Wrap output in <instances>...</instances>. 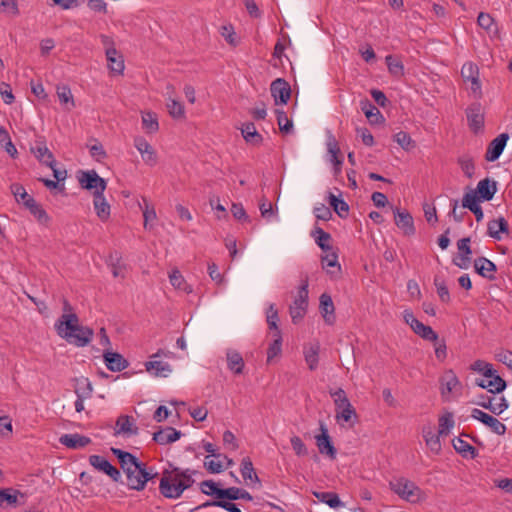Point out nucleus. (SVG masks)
Here are the masks:
<instances>
[{"mask_svg": "<svg viewBox=\"0 0 512 512\" xmlns=\"http://www.w3.org/2000/svg\"><path fill=\"white\" fill-rule=\"evenodd\" d=\"M55 327L61 338L77 347L86 346L93 337L92 329L79 325V319L75 313L62 314Z\"/></svg>", "mask_w": 512, "mask_h": 512, "instance_id": "nucleus-1", "label": "nucleus"}, {"mask_svg": "<svg viewBox=\"0 0 512 512\" xmlns=\"http://www.w3.org/2000/svg\"><path fill=\"white\" fill-rule=\"evenodd\" d=\"M193 483L192 473L189 470L182 471L179 468H173L171 471L165 470L163 472L159 490L164 497L177 499Z\"/></svg>", "mask_w": 512, "mask_h": 512, "instance_id": "nucleus-2", "label": "nucleus"}, {"mask_svg": "<svg viewBox=\"0 0 512 512\" xmlns=\"http://www.w3.org/2000/svg\"><path fill=\"white\" fill-rule=\"evenodd\" d=\"M331 235L322 230V270H326V273L332 280H336L341 277L342 270L341 265L338 261V248L330 244Z\"/></svg>", "mask_w": 512, "mask_h": 512, "instance_id": "nucleus-3", "label": "nucleus"}, {"mask_svg": "<svg viewBox=\"0 0 512 512\" xmlns=\"http://www.w3.org/2000/svg\"><path fill=\"white\" fill-rule=\"evenodd\" d=\"M389 486L395 494L405 501L416 503L424 498L422 489L407 478L400 477L395 481H391Z\"/></svg>", "mask_w": 512, "mask_h": 512, "instance_id": "nucleus-4", "label": "nucleus"}, {"mask_svg": "<svg viewBox=\"0 0 512 512\" xmlns=\"http://www.w3.org/2000/svg\"><path fill=\"white\" fill-rule=\"evenodd\" d=\"M127 477V486L130 489L141 491L145 488L146 483L157 476L146 468V464L139 465L138 468L132 469L125 473Z\"/></svg>", "mask_w": 512, "mask_h": 512, "instance_id": "nucleus-5", "label": "nucleus"}, {"mask_svg": "<svg viewBox=\"0 0 512 512\" xmlns=\"http://www.w3.org/2000/svg\"><path fill=\"white\" fill-rule=\"evenodd\" d=\"M78 181L83 189L93 190V195L103 194L107 187L106 180L100 177L95 170L80 171Z\"/></svg>", "mask_w": 512, "mask_h": 512, "instance_id": "nucleus-6", "label": "nucleus"}, {"mask_svg": "<svg viewBox=\"0 0 512 512\" xmlns=\"http://www.w3.org/2000/svg\"><path fill=\"white\" fill-rule=\"evenodd\" d=\"M308 283L304 281L302 285L299 287L297 294L294 298L292 305H290V315L292 321L297 323L300 321L304 315L306 314L307 306H308Z\"/></svg>", "mask_w": 512, "mask_h": 512, "instance_id": "nucleus-7", "label": "nucleus"}, {"mask_svg": "<svg viewBox=\"0 0 512 512\" xmlns=\"http://www.w3.org/2000/svg\"><path fill=\"white\" fill-rule=\"evenodd\" d=\"M89 463L98 471H101L108 475L114 482L121 481L120 471L113 466L108 460L100 455H91L89 457Z\"/></svg>", "mask_w": 512, "mask_h": 512, "instance_id": "nucleus-8", "label": "nucleus"}, {"mask_svg": "<svg viewBox=\"0 0 512 512\" xmlns=\"http://www.w3.org/2000/svg\"><path fill=\"white\" fill-rule=\"evenodd\" d=\"M439 381L441 395L445 400H448L453 392L461 389V383L453 370H446Z\"/></svg>", "mask_w": 512, "mask_h": 512, "instance_id": "nucleus-9", "label": "nucleus"}, {"mask_svg": "<svg viewBox=\"0 0 512 512\" xmlns=\"http://www.w3.org/2000/svg\"><path fill=\"white\" fill-rule=\"evenodd\" d=\"M271 94L274 98L275 104H286L291 96V88L287 81L282 78H277L271 83Z\"/></svg>", "mask_w": 512, "mask_h": 512, "instance_id": "nucleus-10", "label": "nucleus"}, {"mask_svg": "<svg viewBox=\"0 0 512 512\" xmlns=\"http://www.w3.org/2000/svg\"><path fill=\"white\" fill-rule=\"evenodd\" d=\"M471 416L489 427L497 435H504L506 432V426L502 422L480 409H473Z\"/></svg>", "mask_w": 512, "mask_h": 512, "instance_id": "nucleus-11", "label": "nucleus"}, {"mask_svg": "<svg viewBox=\"0 0 512 512\" xmlns=\"http://www.w3.org/2000/svg\"><path fill=\"white\" fill-rule=\"evenodd\" d=\"M508 139L509 136L507 133H502L498 135L495 139H493L488 145L485 154V159L489 162L496 161L502 154Z\"/></svg>", "mask_w": 512, "mask_h": 512, "instance_id": "nucleus-12", "label": "nucleus"}, {"mask_svg": "<svg viewBox=\"0 0 512 512\" xmlns=\"http://www.w3.org/2000/svg\"><path fill=\"white\" fill-rule=\"evenodd\" d=\"M31 153L38 159L39 162L47 166L55 164V159L52 152L46 146L43 138H38L35 145L30 148Z\"/></svg>", "mask_w": 512, "mask_h": 512, "instance_id": "nucleus-13", "label": "nucleus"}, {"mask_svg": "<svg viewBox=\"0 0 512 512\" xmlns=\"http://www.w3.org/2000/svg\"><path fill=\"white\" fill-rule=\"evenodd\" d=\"M477 404L496 415H500L508 408V402L503 396H481V400Z\"/></svg>", "mask_w": 512, "mask_h": 512, "instance_id": "nucleus-14", "label": "nucleus"}, {"mask_svg": "<svg viewBox=\"0 0 512 512\" xmlns=\"http://www.w3.org/2000/svg\"><path fill=\"white\" fill-rule=\"evenodd\" d=\"M134 146L141 154L142 159L146 164L154 166L157 163L155 150L143 137L135 138Z\"/></svg>", "mask_w": 512, "mask_h": 512, "instance_id": "nucleus-15", "label": "nucleus"}, {"mask_svg": "<svg viewBox=\"0 0 512 512\" xmlns=\"http://www.w3.org/2000/svg\"><path fill=\"white\" fill-rule=\"evenodd\" d=\"M111 452L119 460L124 473L132 469H136L139 467V465L143 464V462L139 461L133 454L123 451L119 448H111Z\"/></svg>", "mask_w": 512, "mask_h": 512, "instance_id": "nucleus-16", "label": "nucleus"}, {"mask_svg": "<svg viewBox=\"0 0 512 512\" xmlns=\"http://www.w3.org/2000/svg\"><path fill=\"white\" fill-rule=\"evenodd\" d=\"M338 194L333 192H329L327 196V201L329 206L334 210V212L342 219L348 217L349 214V205L342 198V193L338 191Z\"/></svg>", "mask_w": 512, "mask_h": 512, "instance_id": "nucleus-17", "label": "nucleus"}, {"mask_svg": "<svg viewBox=\"0 0 512 512\" xmlns=\"http://www.w3.org/2000/svg\"><path fill=\"white\" fill-rule=\"evenodd\" d=\"M476 385L483 389H487L493 394L502 392L507 386L505 380L497 375L496 372L492 377L476 379Z\"/></svg>", "mask_w": 512, "mask_h": 512, "instance_id": "nucleus-18", "label": "nucleus"}, {"mask_svg": "<svg viewBox=\"0 0 512 512\" xmlns=\"http://www.w3.org/2000/svg\"><path fill=\"white\" fill-rule=\"evenodd\" d=\"M466 114L471 130L474 132L481 130L484 125V115L482 113L481 105L478 103L471 105L467 109Z\"/></svg>", "mask_w": 512, "mask_h": 512, "instance_id": "nucleus-19", "label": "nucleus"}, {"mask_svg": "<svg viewBox=\"0 0 512 512\" xmlns=\"http://www.w3.org/2000/svg\"><path fill=\"white\" fill-rule=\"evenodd\" d=\"M105 364L110 371L120 372L128 366L127 360L119 353L104 351Z\"/></svg>", "mask_w": 512, "mask_h": 512, "instance_id": "nucleus-20", "label": "nucleus"}, {"mask_svg": "<svg viewBox=\"0 0 512 512\" xmlns=\"http://www.w3.org/2000/svg\"><path fill=\"white\" fill-rule=\"evenodd\" d=\"M59 442L67 448L80 449L90 444L91 439L77 433L64 434L59 438Z\"/></svg>", "mask_w": 512, "mask_h": 512, "instance_id": "nucleus-21", "label": "nucleus"}, {"mask_svg": "<svg viewBox=\"0 0 512 512\" xmlns=\"http://www.w3.org/2000/svg\"><path fill=\"white\" fill-rule=\"evenodd\" d=\"M108 68L115 74H122L124 71V60L122 55L114 47L106 48Z\"/></svg>", "mask_w": 512, "mask_h": 512, "instance_id": "nucleus-22", "label": "nucleus"}, {"mask_svg": "<svg viewBox=\"0 0 512 512\" xmlns=\"http://www.w3.org/2000/svg\"><path fill=\"white\" fill-rule=\"evenodd\" d=\"M395 224L407 236L415 233L413 218L408 212H401L397 209L395 211Z\"/></svg>", "mask_w": 512, "mask_h": 512, "instance_id": "nucleus-23", "label": "nucleus"}, {"mask_svg": "<svg viewBox=\"0 0 512 512\" xmlns=\"http://www.w3.org/2000/svg\"><path fill=\"white\" fill-rule=\"evenodd\" d=\"M320 344L318 341L311 342L304 346L303 353L309 369L315 370L319 363Z\"/></svg>", "mask_w": 512, "mask_h": 512, "instance_id": "nucleus-24", "label": "nucleus"}, {"mask_svg": "<svg viewBox=\"0 0 512 512\" xmlns=\"http://www.w3.org/2000/svg\"><path fill=\"white\" fill-rule=\"evenodd\" d=\"M180 437L181 432L173 427H166L160 429L159 431L153 434V440L160 445L173 443L180 439Z\"/></svg>", "mask_w": 512, "mask_h": 512, "instance_id": "nucleus-25", "label": "nucleus"}, {"mask_svg": "<svg viewBox=\"0 0 512 512\" xmlns=\"http://www.w3.org/2000/svg\"><path fill=\"white\" fill-rule=\"evenodd\" d=\"M93 206L98 218L101 221L105 222L109 219L111 207L107 202L104 193L93 195Z\"/></svg>", "mask_w": 512, "mask_h": 512, "instance_id": "nucleus-26", "label": "nucleus"}, {"mask_svg": "<svg viewBox=\"0 0 512 512\" xmlns=\"http://www.w3.org/2000/svg\"><path fill=\"white\" fill-rule=\"evenodd\" d=\"M240 472L246 485L250 486L260 483V480L253 467V463L249 457L242 459Z\"/></svg>", "mask_w": 512, "mask_h": 512, "instance_id": "nucleus-27", "label": "nucleus"}, {"mask_svg": "<svg viewBox=\"0 0 512 512\" xmlns=\"http://www.w3.org/2000/svg\"><path fill=\"white\" fill-rule=\"evenodd\" d=\"M226 360L228 369L234 374H242L245 366L243 357L234 349L226 351Z\"/></svg>", "mask_w": 512, "mask_h": 512, "instance_id": "nucleus-28", "label": "nucleus"}, {"mask_svg": "<svg viewBox=\"0 0 512 512\" xmlns=\"http://www.w3.org/2000/svg\"><path fill=\"white\" fill-rule=\"evenodd\" d=\"M146 370L155 377H167L172 372L169 363L152 359L145 364Z\"/></svg>", "mask_w": 512, "mask_h": 512, "instance_id": "nucleus-29", "label": "nucleus"}, {"mask_svg": "<svg viewBox=\"0 0 512 512\" xmlns=\"http://www.w3.org/2000/svg\"><path fill=\"white\" fill-rule=\"evenodd\" d=\"M335 418L340 424L350 423L352 426L355 422H357L358 415L354 407L351 405V403H349L344 407L335 410Z\"/></svg>", "mask_w": 512, "mask_h": 512, "instance_id": "nucleus-30", "label": "nucleus"}, {"mask_svg": "<svg viewBox=\"0 0 512 512\" xmlns=\"http://www.w3.org/2000/svg\"><path fill=\"white\" fill-rule=\"evenodd\" d=\"M501 233H508V222L503 217L488 222L487 234L495 240H501Z\"/></svg>", "mask_w": 512, "mask_h": 512, "instance_id": "nucleus-31", "label": "nucleus"}, {"mask_svg": "<svg viewBox=\"0 0 512 512\" xmlns=\"http://www.w3.org/2000/svg\"><path fill=\"white\" fill-rule=\"evenodd\" d=\"M470 238L465 237L457 242V248L460 252V259L464 262L463 264H459L456 259L453 260V263L459 268L466 269L471 259L472 250L470 248Z\"/></svg>", "mask_w": 512, "mask_h": 512, "instance_id": "nucleus-32", "label": "nucleus"}, {"mask_svg": "<svg viewBox=\"0 0 512 512\" xmlns=\"http://www.w3.org/2000/svg\"><path fill=\"white\" fill-rule=\"evenodd\" d=\"M115 434L137 435L138 428L134 425L133 418L127 415L120 416L116 421Z\"/></svg>", "mask_w": 512, "mask_h": 512, "instance_id": "nucleus-33", "label": "nucleus"}, {"mask_svg": "<svg viewBox=\"0 0 512 512\" xmlns=\"http://www.w3.org/2000/svg\"><path fill=\"white\" fill-rule=\"evenodd\" d=\"M439 432H435L432 427H427L423 429V437L426 442L427 447L434 454H438L441 451V442Z\"/></svg>", "mask_w": 512, "mask_h": 512, "instance_id": "nucleus-34", "label": "nucleus"}, {"mask_svg": "<svg viewBox=\"0 0 512 512\" xmlns=\"http://www.w3.org/2000/svg\"><path fill=\"white\" fill-rule=\"evenodd\" d=\"M496 191V182L491 181L489 178H485L477 184V193L479 194L480 199L490 201L494 197Z\"/></svg>", "mask_w": 512, "mask_h": 512, "instance_id": "nucleus-35", "label": "nucleus"}, {"mask_svg": "<svg viewBox=\"0 0 512 512\" xmlns=\"http://www.w3.org/2000/svg\"><path fill=\"white\" fill-rule=\"evenodd\" d=\"M361 109L367 119L372 124H380L384 122V117L377 107H375L369 100L361 101Z\"/></svg>", "mask_w": 512, "mask_h": 512, "instance_id": "nucleus-36", "label": "nucleus"}, {"mask_svg": "<svg viewBox=\"0 0 512 512\" xmlns=\"http://www.w3.org/2000/svg\"><path fill=\"white\" fill-rule=\"evenodd\" d=\"M335 308L330 295L322 293V318L328 325H333L336 321Z\"/></svg>", "mask_w": 512, "mask_h": 512, "instance_id": "nucleus-37", "label": "nucleus"}, {"mask_svg": "<svg viewBox=\"0 0 512 512\" xmlns=\"http://www.w3.org/2000/svg\"><path fill=\"white\" fill-rule=\"evenodd\" d=\"M474 267L478 274L483 277L493 279V272L496 271V265L485 257H479L474 261Z\"/></svg>", "mask_w": 512, "mask_h": 512, "instance_id": "nucleus-38", "label": "nucleus"}, {"mask_svg": "<svg viewBox=\"0 0 512 512\" xmlns=\"http://www.w3.org/2000/svg\"><path fill=\"white\" fill-rule=\"evenodd\" d=\"M241 133L246 142L258 145L262 142V136L257 132L254 123H245L241 128Z\"/></svg>", "mask_w": 512, "mask_h": 512, "instance_id": "nucleus-39", "label": "nucleus"}, {"mask_svg": "<svg viewBox=\"0 0 512 512\" xmlns=\"http://www.w3.org/2000/svg\"><path fill=\"white\" fill-rule=\"evenodd\" d=\"M93 387L88 378L79 377L75 379V394L79 398H91Z\"/></svg>", "mask_w": 512, "mask_h": 512, "instance_id": "nucleus-40", "label": "nucleus"}, {"mask_svg": "<svg viewBox=\"0 0 512 512\" xmlns=\"http://www.w3.org/2000/svg\"><path fill=\"white\" fill-rule=\"evenodd\" d=\"M453 447L465 458L474 459L478 455L475 447L470 445L465 440H462L461 438H456L453 440Z\"/></svg>", "mask_w": 512, "mask_h": 512, "instance_id": "nucleus-41", "label": "nucleus"}, {"mask_svg": "<svg viewBox=\"0 0 512 512\" xmlns=\"http://www.w3.org/2000/svg\"><path fill=\"white\" fill-rule=\"evenodd\" d=\"M478 25L493 36H498V29L494 25V19L488 13L481 12L477 18Z\"/></svg>", "mask_w": 512, "mask_h": 512, "instance_id": "nucleus-42", "label": "nucleus"}, {"mask_svg": "<svg viewBox=\"0 0 512 512\" xmlns=\"http://www.w3.org/2000/svg\"><path fill=\"white\" fill-rule=\"evenodd\" d=\"M221 496H224V499L228 500H238V499H246V500H252V496L247 491L237 488V487H230L224 489V491L220 492Z\"/></svg>", "mask_w": 512, "mask_h": 512, "instance_id": "nucleus-43", "label": "nucleus"}, {"mask_svg": "<svg viewBox=\"0 0 512 512\" xmlns=\"http://www.w3.org/2000/svg\"><path fill=\"white\" fill-rule=\"evenodd\" d=\"M412 330L425 340L433 342H437L438 340L437 333L430 326L424 325L420 321L412 328Z\"/></svg>", "mask_w": 512, "mask_h": 512, "instance_id": "nucleus-44", "label": "nucleus"}, {"mask_svg": "<svg viewBox=\"0 0 512 512\" xmlns=\"http://www.w3.org/2000/svg\"><path fill=\"white\" fill-rule=\"evenodd\" d=\"M142 126L147 133H155L159 129V123L156 114L152 112L142 113Z\"/></svg>", "mask_w": 512, "mask_h": 512, "instance_id": "nucleus-45", "label": "nucleus"}, {"mask_svg": "<svg viewBox=\"0 0 512 512\" xmlns=\"http://www.w3.org/2000/svg\"><path fill=\"white\" fill-rule=\"evenodd\" d=\"M322 453H325L330 459L336 458L337 450L334 447L326 428L322 426Z\"/></svg>", "mask_w": 512, "mask_h": 512, "instance_id": "nucleus-46", "label": "nucleus"}, {"mask_svg": "<svg viewBox=\"0 0 512 512\" xmlns=\"http://www.w3.org/2000/svg\"><path fill=\"white\" fill-rule=\"evenodd\" d=\"M170 283L173 287L179 290H183L187 293L192 292L191 287L186 283L184 277L178 270H173L169 274Z\"/></svg>", "mask_w": 512, "mask_h": 512, "instance_id": "nucleus-47", "label": "nucleus"}, {"mask_svg": "<svg viewBox=\"0 0 512 512\" xmlns=\"http://www.w3.org/2000/svg\"><path fill=\"white\" fill-rule=\"evenodd\" d=\"M143 206L139 203L140 208L143 211L144 217V227L148 228V225L151 221H154L157 218L156 211L154 207L149 203V201L143 197L142 198Z\"/></svg>", "mask_w": 512, "mask_h": 512, "instance_id": "nucleus-48", "label": "nucleus"}, {"mask_svg": "<svg viewBox=\"0 0 512 512\" xmlns=\"http://www.w3.org/2000/svg\"><path fill=\"white\" fill-rule=\"evenodd\" d=\"M330 396L333 399L335 410L338 408L344 407L346 404H349L350 401L346 395V392L341 388L330 389Z\"/></svg>", "mask_w": 512, "mask_h": 512, "instance_id": "nucleus-49", "label": "nucleus"}, {"mask_svg": "<svg viewBox=\"0 0 512 512\" xmlns=\"http://www.w3.org/2000/svg\"><path fill=\"white\" fill-rule=\"evenodd\" d=\"M167 108L171 117L175 119L184 118L185 109L181 102L170 97L167 102Z\"/></svg>", "mask_w": 512, "mask_h": 512, "instance_id": "nucleus-50", "label": "nucleus"}, {"mask_svg": "<svg viewBox=\"0 0 512 512\" xmlns=\"http://www.w3.org/2000/svg\"><path fill=\"white\" fill-rule=\"evenodd\" d=\"M322 503L327 504L330 508L340 509L345 507V503L341 501L337 493L322 492Z\"/></svg>", "mask_w": 512, "mask_h": 512, "instance_id": "nucleus-51", "label": "nucleus"}, {"mask_svg": "<svg viewBox=\"0 0 512 512\" xmlns=\"http://www.w3.org/2000/svg\"><path fill=\"white\" fill-rule=\"evenodd\" d=\"M454 426L453 414L450 412L445 413L439 418V434L448 435Z\"/></svg>", "mask_w": 512, "mask_h": 512, "instance_id": "nucleus-52", "label": "nucleus"}, {"mask_svg": "<svg viewBox=\"0 0 512 512\" xmlns=\"http://www.w3.org/2000/svg\"><path fill=\"white\" fill-rule=\"evenodd\" d=\"M385 61L391 74L397 77L403 75L404 68L399 59L393 57L392 55H388L386 56Z\"/></svg>", "mask_w": 512, "mask_h": 512, "instance_id": "nucleus-53", "label": "nucleus"}, {"mask_svg": "<svg viewBox=\"0 0 512 512\" xmlns=\"http://www.w3.org/2000/svg\"><path fill=\"white\" fill-rule=\"evenodd\" d=\"M471 369L473 371L482 373L484 377H492L496 371L490 363H487L483 360H476L471 365Z\"/></svg>", "mask_w": 512, "mask_h": 512, "instance_id": "nucleus-54", "label": "nucleus"}, {"mask_svg": "<svg viewBox=\"0 0 512 512\" xmlns=\"http://www.w3.org/2000/svg\"><path fill=\"white\" fill-rule=\"evenodd\" d=\"M434 284L437 290V294L440 298V300L443 303H449L450 302V294L448 291V287L443 279L436 276L434 279Z\"/></svg>", "mask_w": 512, "mask_h": 512, "instance_id": "nucleus-55", "label": "nucleus"}, {"mask_svg": "<svg viewBox=\"0 0 512 512\" xmlns=\"http://www.w3.org/2000/svg\"><path fill=\"white\" fill-rule=\"evenodd\" d=\"M201 490L206 495H215L218 500L224 499V496L220 495L224 489L218 488L217 484L212 480H206L201 483Z\"/></svg>", "mask_w": 512, "mask_h": 512, "instance_id": "nucleus-56", "label": "nucleus"}, {"mask_svg": "<svg viewBox=\"0 0 512 512\" xmlns=\"http://www.w3.org/2000/svg\"><path fill=\"white\" fill-rule=\"evenodd\" d=\"M461 75L465 81H472L479 76V68L472 62H467L462 66Z\"/></svg>", "mask_w": 512, "mask_h": 512, "instance_id": "nucleus-57", "label": "nucleus"}, {"mask_svg": "<svg viewBox=\"0 0 512 512\" xmlns=\"http://www.w3.org/2000/svg\"><path fill=\"white\" fill-rule=\"evenodd\" d=\"M276 115L280 131L284 133H289L293 128V123L291 120L288 119L286 112L277 109Z\"/></svg>", "mask_w": 512, "mask_h": 512, "instance_id": "nucleus-58", "label": "nucleus"}, {"mask_svg": "<svg viewBox=\"0 0 512 512\" xmlns=\"http://www.w3.org/2000/svg\"><path fill=\"white\" fill-rule=\"evenodd\" d=\"M394 140L397 142L405 150H411L415 147L414 141L411 139L410 135L404 131H400L394 136Z\"/></svg>", "mask_w": 512, "mask_h": 512, "instance_id": "nucleus-59", "label": "nucleus"}, {"mask_svg": "<svg viewBox=\"0 0 512 512\" xmlns=\"http://www.w3.org/2000/svg\"><path fill=\"white\" fill-rule=\"evenodd\" d=\"M259 210L261 216L269 221L272 217L275 216V210L271 202H269L265 197H263L259 203Z\"/></svg>", "mask_w": 512, "mask_h": 512, "instance_id": "nucleus-60", "label": "nucleus"}, {"mask_svg": "<svg viewBox=\"0 0 512 512\" xmlns=\"http://www.w3.org/2000/svg\"><path fill=\"white\" fill-rule=\"evenodd\" d=\"M209 457H206L204 462V467L213 474L221 473L224 470L223 465V459L222 458H216V459H208Z\"/></svg>", "mask_w": 512, "mask_h": 512, "instance_id": "nucleus-61", "label": "nucleus"}, {"mask_svg": "<svg viewBox=\"0 0 512 512\" xmlns=\"http://www.w3.org/2000/svg\"><path fill=\"white\" fill-rule=\"evenodd\" d=\"M57 96L61 103L68 104L70 103L72 107H74L73 96L71 90L68 86H60L57 87Z\"/></svg>", "mask_w": 512, "mask_h": 512, "instance_id": "nucleus-62", "label": "nucleus"}, {"mask_svg": "<svg viewBox=\"0 0 512 512\" xmlns=\"http://www.w3.org/2000/svg\"><path fill=\"white\" fill-rule=\"evenodd\" d=\"M479 196H477L476 192L470 190L469 192L465 193L462 199V206L467 209H472L476 206H478Z\"/></svg>", "mask_w": 512, "mask_h": 512, "instance_id": "nucleus-63", "label": "nucleus"}, {"mask_svg": "<svg viewBox=\"0 0 512 512\" xmlns=\"http://www.w3.org/2000/svg\"><path fill=\"white\" fill-rule=\"evenodd\" d=\"M495 358L512 369V351L500 349L495 353Z\"/></svg>", "mask_w": 512, "mask_h": 512, "instance_id": "nucleus-64", "label": "nucleus"}]
</instances>
